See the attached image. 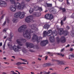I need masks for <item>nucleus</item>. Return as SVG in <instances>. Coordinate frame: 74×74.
<instances>
[{
  "mask_svg": "<svg viewBox=\"0 0 74 74\" xmlns=\"http://www.w3.org/2000/svg\"><path fill=\"white\" fill-rule=\"evenodd\" d=\"M43 27L45 29H48V28L49 27V25L46 24Z\"/></svg>",
  "mask_w": 74,
  "mask_h": 74,
  "instance_id": "dca6fc26",
  "label": "nucleus"
},
{
  "mask_svg": "<svg viewBox=\"0 0 74 74\" xmlns=\"http://www.w3.org/2000/svg\"><path fill=\"white\" fill-rule=\"evenodd\" d=\"M18 69H19V70H23V67L22 66H19L18 67Z\"/></svg>",
  "mask_w": 74,
  "mask_h": 74,
  "instance_id": "5701e85b",
  "label": "nucleus"
},
{
  "mask_svg": "<svg viewBox=\"0 0 74 74\" xmlns=\"http://www.w3.org/2000/svg\"><path fill=\"white\" fill-rule=\"evenodd\" d=\"M17 1H18V0H16ZM11 4H13L14 5V6H10V10L12 11H15L16 8L18 10H23V8L25 7L26 5L25 4V3L23 2L21 3V4L19 2H15V0H10Z\"/></svg>",
  "mask_w": 74,
  "mask_h": 74,
  "instance_id": "f03ea898",
  "label": "nucleus"
},
{
  "mask_svg": "<svg viewBox=\"0 0 74 74\" xmlns=\"http://www.w3.org/2000/svg\"><path fill=\"white\" fill-rule=\"evenodd\" d=\"M2 42H1L0 43V47H1V46H2Z\"/></svg>",
  "mask_w": 74,
  "mask_h": 74,
  "instance_id": "a18cd8bd",
  "label": "nucleus"
},
{
  "mask_svg": "<svg viewBox=\"0 0 74 74\" xmlns=\"http://www.w3.org/2000/svg\"><path fill=\"white\" fill-rule=\"evenodd\" d=\"M66 69H68V67H66V68H65L64 70H66Z\"/></svg>",
  "mask_w": 74,
  "mask_h": 74,
  "instance_id": "4d7b16f0",
  "label": "nucleus"
},
{
  "mask_svg": "<svg viewBox=\"0 0 74 74\" xmlns=\"http://www.w3.org/2000/svg\"><path fill=\"white\" fill-rule=\"evenodd\" d=\"M73 49L72 48H71L70 49V51H73Z\"/></svg>",
  "mask_w": 74,
  "mask_h": 74,
  "instance_id": "58836bf2",
  "label": "nucleus"
},
{
  "mask_svg": "<svg viewBox=\"0 0 74 74\" xmlns=\"http://www.w3.org/2000/svg\"><path fill=\"white\" fill-rule=\"evenodd\" d=\"M45 65H46V66H51L52 64L50 63H47L46 64H45Z\"/></svg>",
  "mask_w": 74,
  "mask_h": 74,
  "instance_id": "b1692460",
  "label": "nucleus"
},
{
  "mask_svg": "<svg viewBox=\"0 0 74 74\" xmlns=\"http://www.w3.org/2000/svg\"><path fill=\"white\" fill-rule=\"evenodd\" d=\"M11 72L13 74H17V73H15L14 72V71H11Z\"/></svg>",
  "mask_w": 74,
  "mask_h": 74,
  "instance_id": "7c9ffc66",
  "label": "nucleus"
},
{
  "mask_svg": "<svg viewBox=\"0 0 74 74\" xmlns=\"http://www.w3.org/2000/svg\"><path fill=\"white\" fill-rule=\"evenodd\" d=\"M38 38H39V39H42V38L41 37H38Z\"/></svg>",
  "mask_w": 74,
  "mask_h": 74,
  "instance_id": "09e8293b",
  "label": "nucleus"
},
{
  "mask_svg": "<svg viewBox=\"0 0 74 74\" xmlns=\"http://www.w3.org/2000/svg\"><path fill=\"white\" fill-rule=\"evenodd\" d=\"M26 64V63L25 62H21V64Z\"/></svg>",
  "mask_w": 74,
  "mask_h": 74,
  "instance_id": "37998d69",
  "label": "nucleus"
},
{
  "mask_svg": "<svg viewBox=\"0 0 74 74\" xmlns=\"http://www.w3.org/2000/svg\"><path fill=\"white\" fill-rule=\"evenodd\" d=\"M69 0H66V3L67 4V5H70V2L69 1Z\"/></svg>",
  "mask_w": 74,
  "mask_h": 74,
  "instance_id": "cd10ccee",
  "label": "nucleus"
},
{
  "mask_svg": "<svg viewBox=\"0 0 74 74\" xmlns=\"http://www.w3.org/2000/svg\"><path fill=\"white\" fill-rule=\"evenodd\" d=\"M47 53H48V54H51V53H50L49 52H47Z\"/></svg>",
  "mask_w": 74,
  "mask_h": 74,
  "instance_id": "052dcab7",
  "label": "nucleus"
},
{
  "mask_svg": "<svg viewBox=\"0 0 74 74\" xmlns=\"http://www.w3.org/2000/svg\"><path fill=\"white\" fill-rule=\"evenodd\" d=\"M71 36H73V35H74V34H73V33H71Z\"/></svg>",
  "mask_w": 74,
  "mask_h": 74,
  "instance_id": "49530a36",
  "label": "nucleus"
},
{
  "mask_svg": "<svg viewBox=\"0 0 74 74\" xmlns=\"http://www.w3.org/2000/svg\"><path fill=\"white\" fill-rule=\"evenodd\" d=\"M32 40L36 41L38 43L40 42L39 40H38V36L36 35H34L32 38Z\"/></svg>",
  "mask_w": 74,
  "mask_h": 74,
  "instance_id": "ddd939ff",
  "label": "nucleus"
},
{
  "mask_svg": "<svg viewBox=\"0 0 74 74\" xmlns=\"http://www.w3.org/2000/svg\"><path fill=\"white\" fill-rule=\"evenodd\" d=\"M38 10L40 11H42V8L39 7Z\"/></svg>",
  "mask_w": 74,
  "mask_h": 74,
  "instance_id": "c9c22d12",
  "label": "nucleus"
},
{
  "mask_svg": "<svg viewBox=\"0 0 74 74\" xmlns=\"http://www.w3.org/2000/svg\"><path fill=\"white\" fill-rule=\"evenodd\" d=\"M32 64H35V62H32Z\"/></svg>",
  "mask_w": 74,
  "mask_h": 74,
  "instance_id": "603ef678",
  "label": "nucleus"
},
{
  "mask_svg": "<svg viewBox=\"0 0 74 74\" xmlns=\"http://www.w3.org/2000/svg\"><path fill=\"white\" fill-rule=\"evenodd\" d=\"M64 33H65L66 35L69 34L67 31H64L63 28H60L59 29L58 34L59 35H62Z\"/></svg>",
  "mask_w": 74,
  "mask_h": 74,
  "instance_id": "0eeeda50",
  "label": "nucleus"
},
{
  "mask_svg": "<svg viewBox=\"0 0 74 74\" xmlns=\"http://www.w3.org/2000/svg\"><path fill=\"white\" fill-rule=\"evenodd\" d=\"M39 8V7L37 6H35L34 7V10L35 11H38Z\"/></svg>",
  "mask_w": 74,
  "mask_h": 74,
  "instance_id": "a211bd4d",
  "label": "nucleus"
},
{
  "mask_svg": "<svg viewBox=\"0 0 74 74\" xmlns=\"http://www.w3.org/2000/svg\"><path fill=\"white\" fill-rule=\"evenodd\" d=\"M48 12V11L47 10H45V12Z\"/></svg>",
  "mask_w": 74,
  "mask_h": 74,
  "instance_id": "0e129e2a",
  "label": "nucleus"
},
{
  "mask_svg": "<svg viewBox=\"0 0 74 74\" xmlns=\"http://www.w3.org/2000/svg\"><path fill=\"white\" fill-rule=\"evenodd\" d=\"M5 15V14H4L2 16L1 18V19H0V20H1V19H3V17H4V16Z\"/></svg>",
  "mask_w": 74,
  "mask_h": 74,
  "instance_id": "c85d7f7f",
  "label": "nucleus"
},
{
  "mask_svg": "<svg viewBox=\"0 0 74 74\" xmlns=\"http://www.w3.org/2000/svg\"><path fill=\"white\" fill-rule=\"evenodd\" d=\"M5 44H4V45H3V49H5Z\"/></svg>",
  "mask_w": 74,
  "mask_h": 74,
  "instance_id": "4c0bfd02",
  "label": "nucleus"
},
{
  "mask_svg": "<svg viewBox=\"0 0 74 74\" xmlns=\"http://www.w3.org/2000/svg\"><path fill=\"white\" fill-rule=\"evenodd\" d=\"M27 27V26L26 25H23L20 27L18 29V31L20 32H22L23 31V36L25 38H27L28 40H30L31 38V34L32 35L36 33V32H38V28H36V29H34L36 27V25H31V28L32 29H25Z\"/></svg>",
  "mask_w": 74,
  "mask_h": 74,
  "instance_id": "f257e3e1",
  "label": "nucleus"
},
{
  "mask_svg": "<svg viewBox=\"0 0 74 74\" xmlns=\"http://www.w3.org/2000/svg\"><path fill=\"white\" fill-rule=\"evenodd\" d=\"M22 51L23 52H26V49H25V48H24L23 49H22Z\"/></svg>",
  "mask_w": 74,
  "mask_h": 74,
  "instance_id": "bb28decb",
  "label": "nucleus"
},
{
  "mask_svg": "<svg viewBox=\"0 0 74 74\" xmlns=\"http://www.w3.org/2000/svg\"><path fill=\"white\" fill-rule=\"evenodd\" d=\"M17 47V48L19 49H21V47L19 46V45H18L16 47Z\"/></svg>",
  "mask_w": 74,
  "mask_h": 74,
  "instance_id": "393cba45",
  "label": "nucleus"
},
{
  "mask_svg": "<svg viewBox=\"0 0 74 74\" xmlns=\"http://www.w3.org/2000/svg\"><path fill=\"white\" fill-rule=\"evenodd\" d=\"M16 46L14 45L13 47V49L15 52H19V49L18 48H16Z\"/></svg>",
  "mask_w": 74,
  "mask_h": 74,
  "instance_id": "2eb2a0df",
  "label": "nucleus"
},
{
  "mask_svg": "<svg viewBox=\"0 0 74 74\" xmlns=\"http://www.w3.org/2000/svg\"><path fill=\"white\" fill-rule=\"evenodd\" d=\"M48 44V40H43L40 43V45L42 47H44V46H45L47 44Z\"/></svg>",
  "mask_w": 74,
  "mask_h": 74,
  "instance_id": "9b49d317",
  "label": "nucleus"
},
{
  "mask_svg": "<svg viewBox=\"0 0 74 74\" xmlns=\"http://www.w3.org/2000/svg\"><path fill=\"white\" fill-rule=\"evenodd\" d=\"M66 20V17H65L62 20L63 21H65Z\"/></svg>",
  "mask_w": 74,
  "mask_h": 74,
  "instance_id": "f704fd0d",
  "label": "nucleus"
},
{
  "mask_svg": "<svg viewBox=\"0 0 74 74\" xmlns=\"http://www.w3.org/2000/svg\"><path fill=\"white\" fill-rule=\"evenodd\" d=\"M38 60H41V59H40L39 58H38Z\"/></svg>",
  "mask_w": 74,
  "mask_h": 74,
  "instance_id": "bf43d9fd",
  "label": "nucleus"
},
{
  "mask_svg": "<svg viewBox=\"0 0 74 74\" xmlns=\"http://www.w3.org/2000/svg\"><path fill=\"white\" fill-rule=\"evenodd\" d=\"M33 11H34V9H33V8H31L29 10V12L30 14H32L33 13Z\"/></svg>",
  "mask_w": 74,
  "mask_h": 74,
  "instance_id": "6ab92c4d",
  "label": "nucleus"
},
{
  "mask_svg": "<svg viewBox=\"0 0 74 74\" xmlns=\"http://www.w3.org/2000/svg\"><path fill=\"white\" fill-rule=\"evenodd\" d=\"M60 9L62 10V12H65L66 11V9L65 8H60Z\"/></svg>",
  "mask_w": 74,
  "mask_h": 74,
  "instance_id": "f3484780",
  "label": "nucleus"
},
{
  "mask_svg": "<svg viewBox=\"0 0 74 74\" xmlns=\"http://www.w3.org/2000/svg\"><path fill=\"white\" fill-rule=\"evenodd\" d=\"M7 38V36H5L4 38V39H5V38Z\"/></svg>",
  "mask_w": 74,
  "mask_h": 74,
  "instance_id": "6e6d98bb",
  "label": "nucleus"
},
{
  "mask_svg": "<svg viewBox=\"0 0 74 74\" xmlns=\"http://www.w3.org/2000/svg\"><path fill=\"white\" fill-rule=\"evenodd\" d=\"M70 56H71V57L72 58H74V54H72V55H70Z\"/></svg>",
  "mask_w": 74,
  "mask_h": 74,
  "instance_id": "2f4dec72",
  "label": "nucleus"
},
{
  "mask_svg": "<svg viewBox=\"0 0 74 74\" xmlns=\"http://www.w3.org/2000/svg\"><path fill=\"white\" fill-rule=\"evenodd\" d=\"M66 29H70L69 27L68 26H67L66 27Z\"/></svg>",
  "mask_w": 74,
  "mask_h": 74,
  "instance_id": "79ce46f5",
  "label": "nucleus"
},
{
  "mask_svg": "<svg viewBox=\"0 0 74 74\" xmlns=\"http://www.w3.org/2000/svg\"><path fill=\"white\" fill-rule=\"evenodd\" d=\"M7 30V28H5L3 30V32H4V33L6 32Z\"/></svg>",
  "mask_w": 74,
  "mask_h": 74,
  "instance_id": "a878e982",
  "label": "nucleus"
},
{
  "mask_svg": "<svg viewBox=\"0 0 74 74\" xmlns=\"http://www.w3.org/2000/svg\"><path fill=\"white\" fill-rule=\"evenodd\" d=\"M47 59H48V56H47L45 58V60H47Z\"/></svg>",
  "mask_w": 74,
  "mask_h": 74,
  "instance_id": "3c124183",
  "label": "nucleus"
},
{
  "mask_svg": "<svg viewBox=\"0 0 74 74\" xmlns=\"http://www.w3.org/2000/svg\"><path fill=\"white\" fill-rule=\"evenodd\" d=\"M42 72H41L40 73V74H42Z\"/></svg>",
  "mask_w": 74,
  "mask_h": 74,
  "instance_id": "338daca9",
  "label": "nucleus"
},
{
  "mask_svg": "<svg viewBox=\"0 0 74 74\" xmlns=\"http://www.w3.org/2000/svg\"><path fill=\"white\" fill-rule=\"evenodd\" d=\"M32 18H33V16H29L26 18L25 21L27 23H29V22H30L32 21Z\"/></svg>",
  "mask_w": 74,
  "mask_h": 74,
  "instance_id": "9d476101",
  "label": "nucleus"
},
{
  "mask_svg": "<svg viewBox=\"0 0 74 74\" xmlns=\"http://www.w3.org/2000/svg\"><path fill=\"white\" fill-rule=\"evenodd\" d=\"M2 51H1V50H0V52H1Z\"/></svg>",
  "mask_w": 74,
  "mask_h": 74,
  "instance_id": "69168bd1",
  "label": "nucleus"
},
{
  "mask_svg": "<svg viewBox=\"0 0 74 74\" xmlns=\"http://www.w3.org/2000/svg\"><path fill=\"white\" fill-rule=\"evenodd\" d=\"M15 64H16V65H20L22 64V62H17Z\"/></svg>",
  "mask_w": 74,
  "mask_h": 74,
  "instance_id": "4be33fe9",
  "label": "nucleus"
},
{
  "mask_svg": "<svg viewBox=\"0 0 74 74\" xmlns=\"http://www.w3.org/2000/svg\"><path fill=\"white\" fill-rule=\"evenodd\" d=\"M14 16L15 18H18V17H19L20 19H22L25 16V13L19 12L15 13Z\"/></svg>",
  "mask_w": 74,
  "mask_h": 74,
  "instance_id": "20e7f679",
  "label": "nucleus"
},
{
  "mask_svg": "<svg viewBox=\"0 0 74 74\" xmlns=\"http://www.w3.org/2000/svg\"><path fill=\"white\" fill-rule=\"evenodd\" d=\"M31 74H34V72H31Z\"/></svg>",
  "mask_w": 74,
  "mask_h": 74,
  "instance_id": "8fccbe9b",
  "label": "nucleus"
},
{
  "mask_svg": "<svg viewBox=\"0 0 74 74\" xmlns=\"http://www.w3.org/2000/svg\"><path fill=\"white\" fill-rule=\"evenodd\" d=\"M63 20L61 21V25H63Z\"/></svg>",
  "mask_w": 74,
  "mask_h": 74,
  "instance_id": "473e14b6",
  "label": "nucleus"
},
{
  "mask_svg": "<svg viewBox=\"0 0 74 74\" xmlns=\"http://www.w3.org/2000/svg\"><path fill=\"white\" fill-rule=\"evenodd\" d=\"M21 41H22L23 42H25L26 41V40L25 39L21 38V39H17L16 40V42L20 46H22V44H21V42H20Z\"/></svg>",
  "mask_w": 74,
  "mask_h": 74,
  "instance_id": "1a4fd4ad",
  "label": "nucleus"
},
{
  "mask_svg": "<svg viewBox=\"0 0 74 74\" xmlns=\"http://www.w3.org/2000/svg\"><path fill=\"white\" fill-rule=\"evenodd\" d=\"M26 1H29L30 0H25Z\"/></svg>",
  "mask_w": 74,
  "mask_h": 74,
  "instance_id": "5fc2aeb1",
  "label": "nucleus"
},
{
  "mask_svg": "<svg viewBox=\"0 0 74 74\" xmlns=\"http://www.w3.org/2000/svg\"><path fill=\"white\" fill-rule=\"evenodd\" d=\"M3 74H7L5 73H3Z\"/></svg>",
  "mask_w": 74,
  "mask_h": 74,
  "instance_id": "774afa93",
  "label": "nucleus"
},
{
  "mask_svg": "<svg viewBox=\"0 0 74 74\" xmlns=\"http://www.w3.org/2000/svg\"><path fill=\"white\" fill-rule=\"evenodd\" d=\"M3 59H5V60H6V58H5V57Z\"/></svg>",
  "mask_w": 74,
  "mask_h": 74,
  "instance_id": "13d9d810",
  "label": "nucleus"
},
{
  "mask_svg": "<svg viewBox=\"0 0 74 74\" xmlns=\"http://www.w3.org/2000/svg\"><path fill=\"white\" fill-rule=\"evenodd\" d=\"M21 59H22L21 58H18V60H21Z\"/></svg>",
  "mask_w": 74,
  "mask_h": 74,
  "instance_id": "e2e57ef3",
  "label": "nucleus"
},
{
  "mask_svg": "<svg viewBox=\"0 0 74 74\" xmlns=\"http://www.w3.org/2000/svg\"><path fill=\"white\" fill-rule=\"evenodd\" d=\"M40 15V14L38 12H34L33 14V16L35 17H39Z\"/></svg>",
  "mask_w": 74,
  "mask_h": 74,
  "instance_id": "4468645a",
  "label": "nucleus"
},
{
  "mask_svg": "<svg viewBox=\"0 0 74 74\" xmlns=\"http://www.w3.org/2000/svg\"><path fill=\"white\" fill-rule=\"evenodd\" d=\"M10 41H11V39L10 38H9L8 39Z\"/></svg>",
  "mask_w": 74,
  "mask_h": 74,
  "instance_id": "864d4df0",
  "label": "nucleus"
},
{
  "mask_svg": "<svg viewBox=\"0 0 74 74\" xmlns=\"http://www.w3.org/2000/svg\"><path fill=\"white\" fill-rule=\"evenodd\" d=\"M12 58H14V59H15V57H14V56H12Z\"/></svg>",
  "mask_w": 74,
  "mask_h": 74,
  "instance_id": "de8ad7c7",
  "label": "nucleus"
},
{
  "mask_svg": "<svg viewBox=\"0 0 74 74\" xmlns=\"http://www.w3.org/2000/svg\"><path fill=\"white\" fill-rule=\"evenodd\" d=\"M70 47V45H68L67 46H66V48H67V47Z\"/></svg>",
  "mask_w": 74,
  "mask_h": 74,
  "instance_id": "a19ab883",
  "label": "nucleus"
},
{
  "mask_svg": "<svg viewBox=\"0 0 74 74\" xmlns=\"http://www.w3.org/2000/svg\"><path fill=\"white\" fill-rule=\"evenodd\" d=\"M63 50H64V49H62V50H61V52H63Z\"/></svg>",
  "mask_w": 74,
  "mask_h": 74,
  "instance_id": "680f3d73",
  "label": "nucleus"
},
{
  "mask_svg": "<svg viewBox=\"0 0 74 74\" xmlns=\"http://www.w3.org/2000/svg\"><path fill=\"white\" fill-rule=\"evenodd\" d=\"M58 55H61V56H62V57H63L64 55H62V54H59V53H57Z\"/></svg>",
  "mask_w": 74,
  "mask_h": 74,
  "instance_id": "72a5a7b5",
  "label": "nucleus"
},
{
  "mask_svg": "<svg viewBox=\"0 0 74 74\" xmlns=\"http://www.w3.org/2000/svg\"><path fill=\"white\" fill-rule=\"evenodd\" d=\"M45 73L46 74H50V72L49 71L48 72H45Z\"/></svg>",
  "mask_w": 74,
  "mask_h": 74,
  "instance_id": "e433bc0d",
  "label": "nucleus"
},
{
  "mask_svg": "<svg viewBox=\"0 0 74 74\" xmlns=\"http://www.w3.org/2000/svg\"><path fill=\"white\" fill-rule=\"evenodd\" d=\"M5 24H6V21H5L3 24V25L4 26V25H5Z\"/></svg>",
  "mask_w": 74,
  "mask_h": 74,
  "instance_id": "ea45409f",
  "label": "nucleus"
},
{
  "mask_svg": "<svg viewBox=\"0 0 74 74\" xmlns=\"http://www.w3.org/2000/svg\"><path fill=\"white\" fill-rule=\"evenodd\" d=\"M0 5L2 7H6L7 6V3L4 1H0Z\"/></svg>",
  "mask_w": 74,
  "mask_h": 74,
  "instance_id": "f8f14e48",
  "label": "nucleus"
},
{
  "mask_svg": "<svg viewBox=\"0 0 74 74\" xmlns=\"http://www.w3.org/2000/svg\"><path fill=\"white\" fill-rule=\"evenodd\" d=\"M51 34L50 35H48V36H51V37H50V41L51 42H55V38H54V36H57L58 34V32L55 31L52 33V31L51 30H49L48 31V33L47 32V31H45L43 32V37H46L47 34Z\"/></svg>",
  "mask_w": 74,
  "mask_h": 74,
  "instance_id": "7ed1b4c3",
  "label": "nucleus"
},
{
  "mask_svg": "<svg viewBox=\"0 0 74 74\" xmlns=\"http://www.w3.org/2000/svg\"><path fill=\"white\" fill-rule=\"evenodd\" d=\"M21 60H22L23 62H27V60L24 59H21Z\"/></svg>",
  "mask_w": 74,
  "mask_h": 74,
  "instance_id": "c756f323",
  "label": "nucleus"
},
{
  "mask_svg": "<svg viewBox=\"0 0 74 74\" xmlns=\"http://www.w3.org/2000/svg\"><path fill=\"white\" fill-rule=\"evenodd\" d=\"M46 4L48 7H51L52 6V5L51 4L47 3Z\"/></svg>",
  "mask_w": 74,
  "mask_h": 74,
  "instance_id": "412c9836",
  "label": "nucleus"
},
{
  "mask_svg": "<svg viewBox=\"0 0 74 74\" xmlns=\"http://www.w3.org/2000/svg\"><path fill=\"white\" fill-rule=\"evenodd\" d=\"M45 17L47 19H49V20H51L53 18V16L51 14H47L45 15Z\"/></svg>",
  "mask_w": 74,
  "mask_h": 74,
  "instance_id": "6e6552de",
  "label": "nucleus"
},
{
  "mask_svg": "<svg viewBox=\"0 0 74 74\" xmlns=\"http://www.w3.org/2000/svg\"><path fill=\"white\" fill-rule=\"evenodd\" d=\"M66 38L64 36L61 37L60 40L59 37H58L56 38V42L58 43H59L60 41L62 43H64V42H66Z\"/></svg>",
  "mask_w": 74,
  "mask_h": 74,
  "instance_id": "39448f33",
  "label": "nucleus"
},
{
  "mask_svg": "<svg viewBox=\"0 0 74 74\" xmlns=\"http://www.w3.org/2000/svg\"><path fill=\"white\" fill-rule=\"evenodd\" d=\"M13 22L14 23H16L18 22V20L14 18L13 19Z\"/></svg>",
  "mask_w": 74,
  "mask_h": 74,
  "instance_id": "aec40b11",
  "label": "nucleus"
},
{
  "mask_svg": "<svg viewBox=\"0 0 74 74\" xmlns=\"http://www.w3.org/2000/svg\"><path fill=\"white\" fill-rule=\"evenodd\" d=\"M44 64L43 65V67H45L46 66H47V65H45V64Z\"/></svg>",
  "mask_w": 74,
  "mask_h": 74,
  "instance_id": "c03bdc74",
  "label": "nucleus"
},
{
  "mask_svg": "<svg viewBox=\"0 0 74 74\" xmlns=\"http://www.w3.org/2000/svg\"><path fill=\"white\" fill-rule=\"evenodd\" d=\"M26 45L27 47H29L30 48H34V49H37L38 48V46H34V45L33 44L28 42H27L26 43Z\"/></svg>",
  "mask_w": 74,
  "mask_h": 74,
  "instance_id": "423d86ee",
  "label": "nucleus"
}]
</instances>
